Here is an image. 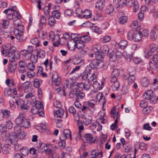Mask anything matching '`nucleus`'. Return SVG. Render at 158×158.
I'll use <instances>...</instances> for the list:
<instances>
[{"mask_svg":"<svg viewBox=\"0 0 158 158\" xmlns=\"http://www.w3.org/2000/svg\"><path fill=\"white\" fill-rule=\"evenodd\" d=\"M34 106L39 111L40 110H42L43 109V105L39 101L35 102V104Z\"/></svg>","mask_w":158,"mask_h":158,"instance_id":"a18cd8bd","label":"nucleus"},{"mask_svg":"<svg viewBox=\"0 0 158 158\" xmlns=\"http://www.w3.org/2000/svg\"><path fill=\"white\" fill-rule=\"evenodd\" d=\"M135 75H129L127 78L128 84L129 85L131 84L135 79Z\"/></svg>","mask_w":158,"mask_h":158,"instance_id":"58836bf2","label":"nucleus"},{"mask_svg":"<svg viewBox=\"0 0 158 158\" xmlns=\"http://www.w3.org/2000/svg\"><path fill=\"white\" fill-rule=\"evenodd\" d=\"M92 51L94 52L96 56V59L99 60H103V54H104L101 51H99L96 47H94L92 50Z\"/></svg>","mask_w":158,"mask_h":158,"instance_id":"9d476101","label":"nucleus"},{"mask_svg":"<svg viewBox=\"0 0 158 158\" xmlns=\"http://www.w3.org/2000/svg\"><path fill=\"white\" fill-rule=\"evenodd\" d=\"M38 56L37 54L36 56H35V55L31 54H30V55H29V56H28L27 59H31L32 63H36L37 61Z\"/></svg>","mask_w":158,"mask_h":158,"instance_id":"c85d7f7f","label":"nucleus"},{"mask_svg":"<svg viewBox=\"0 0 158 158\" xmlns=\"http://www.w3.org/2000/svg\"><path fill=\"white\" fill-rule=\"evenodd\" d=\"M12 91H13V93L14 95L17 94V92L15 88H14L12 89L10 86H9L5 88L4 91L5 96L7 97L9 96L11 94Z\"/></svg>","mask_w":158,"mask_h":158,"instance_id":"f8f14e48","label":"nucleus"},{"mask_svg":"<svg viewBox=\"0 0 158 158\" xmlns=\"http://www.w3.org/2000/svg\"><path fill=\"white\" fill-rule=\"evenodd\" d=\"M149 80L146 77H144L142 79L141 84L143 87L147 86L149 85Z\"/></svg>","mask_w":158,"mask_h":158,"instance_id":"a19ab883","label":"nucleus"},{"mask_svg":"<svg viewBox=\"0 0 158 158\" xmlns=\"http://www.w3.org/2000/svg\"><path fill=\"white\" fill-rule=\"evenodd\" d=\"M9 137H8L7 139L9 140L10 143L11 144H15L17 143V135L15 134L10 135H9Z\"/></svg>","mask_w":158,"mask_h":158,"instance_id":"2eb2a0df","label":"nucleus"},{"mask_svg":"<svg viewBox=\"0 0 158 158\" xmlns=\"http://www.w3.org/2000/svg\"><path fill=\"white\" fill-rule=\"evenodd\" d=\"M54 115L57 117L61 118L64 114L63 109H60L54 111Z\"/></svg>","mask_w":158,"mask_h":158,"instance_id":"a878e982","label":"nucleus"},{"mask_svg":"<svg viewBox=\"0 0 158 158\" xmlns=\"http://www.w3.org/2000/svg\"><path fill=\"white\" fill-rule=\"evenodd\" d=\"M131 28L133 30H135L138 31L139 28L138 23L137 21H135L133 22L131 25Z\"/></svg>","mask_w":158,"mask_h":158,"instance_id":"79ce46f5","label":"nucleus"},{"mask_svg":"<svg viewBox=\"0 0 158 158\" xmlns=\"http://www.w3.org/2000/svg\"><path fill=\"white\" fill-rule=\"evenodd\" d=\"M90 74L89 77V81L90 82L93 81L94 80H96L97 77V75L94 73L92 74L91 73H89Z\"/></svg>","mask_w":158,"mask_h":158,"instance_id":"e2e57ef3","label":"nucleus"},{"mask_svg":"<svg viewBox=\"0 0 158 158\" xmlns=\"http://www.w3.org/2000/svg\"><path fill=\"white\" fill-rule=\"evenodd\" d=\"M104 65L103 60H99L97 59L93 60L89 64L90 67L93 69H98L102 67Z\"/></svg>","mask_w":158,"mask_h":158,"instance_id":"20e7f679","label":"nucleus"},{"mask_svg":"<svg viewBox=\"0 0 158 158\" xmlns=\"http://www.w3.org/2000/svg\"><path fill=\"white\" fill-rule=\"evenodd\" d=\"M26 117V114L20 113L15 119V123L17 124L20 125Z\"/></svg>","mask_w":158,"mask_h":158,"instance_id":"ddd939ff","label":"nucleus"},{"mask_svg":"<svg viewBox=\"0 0 158 158\" xmlns=\"http://www.w3.org/2000/svg\"><path fill=\"white\" fill-rule=\"evenodd\" d=\"M91 13V11L90 10L87 9L84 11L83 13V15H79L77 16L78 17L80 18L88 19L90 18Z\"/></svg>","mask_w":158,"mask_h":158,"instance_id":"f3484780","label":"nucleus"},{"mask_svg":"<svg viewBox=\"0 0 158 158\" xmlns=\"http://www.w3.org/2000/svg\"><path fill=\"white\" fill-rule=\"evenodd\" d=\"M90 74L86 72L82 73L80 76L81 79L85 81H89V77Z\"/></svg>","mask_w":158,"mask_h":158,"instance_id":"37998d69","label":"nucleus"},{"mask_svg":"<svg viewBox=\"0 0 158 158\" xmlns=\"http://www.w3.org/2000/svg\"><path fill=\"white\" fill-rule=\"evenodd\" d=\"M152 109V107L151 106H147L144 108L142 110V113L144 114H149L151 111Z\"/></svg>","mask_w":158,"mask_h":158,"instance_id":"ea45409f","label":"nucleus"},{"mask_svg":"<svg viewBox=\"0 0 158 158\" xmlns=\"http://www.w3.org/2000/svg\"><path fill=\"white\" fill-rule=\"evenodd\" d=\"M158 29L157 26H155L153 27L152 31L150 33L151 39L152 40H155L157 37V34L156 32V30Z\"/></svg>","mask_w":158,"mask_h":158,"instance_id":"4468645a","label":"nucleus"},{"mask_svg":"<svg viewBox=\"0 0 158 158\" xmlns=\"http://www.w3.org/2000/svg\"><path fill=\"white\" fill-rule=\"evenodd\" d=\"M126 0H118L116 4H118L119 7H123L126 6Z\"/></svg>","mask_w":158,"mask_h":158,"instance_id":"5fc2aeb1","label":"nucleus"},{"mask_svg":"<svg viewBox=\"0 0 158 158\" xmlns=\"http://www.w3.org/2000/svg\"><path fill=\"white\" fill-rule=\"evenodd\" d=\"M46 19L44 16H41L40 19V23L39 26L41 28H42L43 26H45L46 24Z\"/></svg>","mask_w":158,"mask_h":158,"instance_id":"473e14b6","label":"nucleus"},{"mask_svg":"<svg viewBox=\"0 0 158 158\" xmlns=\"http://www.w3.org/2000/svg\"><path fill=\"white\" fill-rule=\"evenodd\" d=\"M18 28H16L14 32V33L16 39L20 42H22L24 41L25 38L24 37L23 33L24 31V27L23 25L20 24L19 26L17 27Z\"/></svg>","mask_w":158,"mask_h":158,"instance_id":"f03ea898","label":"nucleus"},{"mask_svg":"<svg viewBox=\"0 0 158 158\" xmlns=\"http://www.w3.org/2000/svg\"><path fill=\"white\" fill-rule=\"evenodd\" d=\"M127 73L129 75H135L136 74L135 69L134 67H129L127 69Z\"/></svg>","mask_w":158,"mask_h":158,"instance_id":"bf43d9fd","label":"nucleus"},{"mask_svg":"<svg viewBox=\"0 0 158 158\" xmlns=\"http://www.w3.org/2000/svg\"><path fill=\"white\" fill-rule=\"evenodd\" d=\"M91 84L89 81H85L84 84V88L86 90H89L90 88Z\"/></svg>","mask_w":158,"mask_h":158,"instance_id":"4d7b16f0","label":"nucleus"},{"mask_svg":"<svg viewBox=\"0 0 158 158\" xmlns=\"http://www.w3.org/2000/svg\"><path fill=\"white\" fill-rule=\"evenodd\" d=\"M148 105V102L145 100H143L141 101L140 106L142 108H145Z\"/></svg>","mask_w":158,"mask_h":158,"instance_id":"0e129e2a","label":"nucleus"},{"mask_svg":"<svg viewBox=\"0 0 158 158\" xmlns=\"http://www.w3.org/2000/svg\"><path fill=\"white\" fill-rule=\"evenodd\" d=\"M142 39V32L139 31L138 33L134 34V37L133 41L138 42L141 40Z\"/></svg>","mask_w":158,"mask_h":158,"instance_id":"4be33fe9","label":"nucleus"},{"mask_svg":"<svg viewBox=\"0 0 158 158\" xmlns=\"http://www.w3.org/2000/svg\"><path fill=\"white\" fill-rule=\"evenodd\" d=\"M111 81L114 83L112 85V89L114 91L117 90L120 85L119 81H118L117 79L115 78L112 79Z\"/></svg>","mask_w":158,"mask_h":158,"instance_id":"a211bd4d","label":"nucleus"},{"mask_svg":"<svg viewBox=\"0 0 158 158\" xmlns=\"http://www.w3.org/2000/svg\"><path fill=\"white\" fill-rule=\"evenodd\" d=\"M77 126L79 129L78 135H79L80 138H81L83 136L82 134L81 133V131L83 130L84 129V126L83 125L82 121L78 122V123H77Z\"/></svg>","mask_w":158,"mask_h":158,"instance_id":"393cba45","label":"nucleus"},{"mask_svg":"<svg viewBox=\"0 0 158 158\" xmlns=\"http://www.w3.org/2000/svg\"><path fill=\"white\" fill-rule=\"evenodd\" d=\"M9 22L6 19L3 20L2 22V25L4 28H6L9 25Z\"/></svg>","mask_w":158,"mask_h":158,"instance_id":"052dcab7","label":"nucleus"},{"mask_svg":"<svg viewBox=\"0 0 158 158\" xmlns=\"http://www.w3.org/2000/svg\"><path fill=\"white\" fill-rule=\"evenodd\" d=\"M73 85L75 87V88L76 89H79L80 88L82 89V87L84 88V84L82 83H77L76 82L73 84Z\"/></svg>","mask_w":158,"mask_h":158,"instance_id":"13d9d810","label":"nucleus"},{"mask_svg":"<svg viewBox=\"0 0 158 158\" xmlns=\"http://www.w3.org/2000/svg\"><path fill=\"white\" fill-rule=\"evenodd\" d=\"M23 122L22 123L20 124L22 127L27 128L30 127L31 123L29 120L25 118Z\"/></svg>","mask_w":158,"mask_h":158,"instance_id":"5701e85b","label":"nucleus"},{"mask_svg":"<svg viewBox=\"0 0 158 158\" xmlns=\"http://www.w3.org/2000/svg\"><path fill=\"white\" fill-rule=\"evenodd\" d=\"M42 80L36 78L34 80L33 84L35 87L38 88L42 84Z\"/></svg>","mask_w":158,"mask_h":158,"instance_id":"2f4dec72","label":"nucleus"},{"mask_svg":"<svg viewBox=\"0 0 158 158\" xmlns=\"http://www.w3.org/2000/svg\"><path fill=\"white\" fill-rule=\"evenodd\" d=\"M82 62V59L78 56L76 55L73 58L72 63L74 65L78 64Z\"/></svg>","mask_w":158,"mask_h":158,"instance_id":"cd10ccee","label":"nucleus"},{"mask_svg":"<svg viewBox=\"0 0 158 158\" xmlns=\"http://www.w3.org/2000/svg\"><path fill=\"white\" fill-rule=\"evenodd\" d=\"M37 54L40 58H43L45 56V52L43 50H40L37 52Z\"/></svg>","mask_w":158,"mask_h":158,"instance_id":"8fccbe9b","label":"nucleus"},{"mask_svg":"<svg viewBox=\"0 0 158 158\" xmlns=\"http://www.w3.org/2000/svg\"><path fill=\"white\" fill-rule=\"evenodd\" d=\"M75 44L74 45L72 44H67V46L70 50L73 51L74 50L75 48L76 47L78 49H82L85 47V43L79 37L76 40V39L74 38L73 40Z\"/></svg>","mask_w":158,"mask_h":158,"instance_id":"f257e3e1","label":"nucleus"},{"mask_svg":"<svg viewBox=\"0 0 158 158\" xmlns=\"http://www.w3.org/2000/svg\"><path fill=\"white\" fill-rule=\"evenodd\" d=\"M52 14L53 17H55L58 19H59L60 17V12L57 10H54L53 11Z\"/></svg>","mask_w":158,"mask_h":158,"instance_id":"603ef678","label":"nucleus"},{"mask_svg":"<svg viewBox=\"0 0 158 158\" xmlns=\"http://www.w3.org/2000/svg\"><path fill=\"white\" fill-rule=\"evenodd\" d=\"M134 37V34L131 31H129L128 32L127 35V39L129 40H133Z\"/></svg>","mask_w":158,"mask_h":158,"instance_id":"338daca9","label":"nucleus"},{"mask_svg":"<svg viewBox=\"0 0 158 158\" xmlns=\"http://www.w3.org/2000/svg\"><path fill=\"white\" fill-rule=\"evenodd\" d=\"M30 85V83L28 81H26L22 84V89L24 90L25 92L27 93L28 91Z\"/></svg>","mask_w":158,"mask_h":158,"instance_id":"bb28decb","label":"nucleus"},{"mask_svg":"<svg viewBox=\"0 0 158 158\" xmlns=\"http://www.w3.org/2000/svg\"><path fill=\"white\" fill-rule=\"evenodd\" d=\"M123 55L126 59L128 62L131 61L133 56V52L130 51H124L123 53Z\"/></svg>","mask_w":158,"mask_h":158,"instance_id":"dca6fc26","label":"nucleus"},{"mask_svg":"<svg viewBox=\"0 0 158 158\" xmlns=\"http://www.w3.org/2000/svg\"><path fill=\"white\" fill-rule=\"evenodd\" d=\"M152 60L153 63H152V61L149 62V66L150 67L152 68V69H154L155 67L156 68V70L157 71V63H158V55L157 54H156L154 55L152 58Z\"/></svg>","mask_w":158,"mask_h":158,"instance_id":"9b49d317","label":"nucleus"},{"mask_svg":"<svg viewBox=\"0 0 158 158\" xmlns=\"http://www.w3.org/2000/svg\"><path fill=\"white\" fill-rule=\"evenodd\" d=\"M109 49L106 45H104L102 48L101 52L105 55H108L109 52Z\"/></svg>","mask_w":158,"mask_h":158,"instance_id":"3c124183","label":"nucleus"},{"mask_svg":"<svg viewBox=\"0 0 158 158\" xmlns=\"http://www.w3.org/2000/svg\"><path fill=\"white\" fill-rule=\"evenodd\" d=\"M128 45V42L125 40H123L118 43V45L121 49L125 48Z\"/></svg>","mask_w":158,"mask_h":158,"instance_id":"b1692460","label":"nucleus"},{"mask_svg":"<svg viewBox=\"0 0 158 158\" xmlns=\"http://www.w3.org/2000/svg\"><path fill=\"white\" fill-rule=\"evenodd\" d=\"M30 41L33 44L36 45V47H38L39 46V39L37 38H34L32 39Z\"/></svg>","mask_w":158,"mask_h":158,"instance_id":"864d4df0","label":"nucleus"},{"mask_svg":"<svg viewBox=\"0 0 158 158\" xmlns=\"http://www.w3.org/2000/svg\"><path fill=\"white\" fill-rule=\"evenodd\" d=\"M60 78L58 76V73L56 71L52 73V81L54 85L58 86L60 83Z\"/></svg>","mask_w":158,"mask_h":158,"instance_id":"1a4fd4ad","label":"nucleus"},{"mask_svg":"<svg viewBox=\"0 0 158 158\" xmlns=\"http://www.w3.org/2000/svg\"><path fill=\"white\" fill-rule=\"evenodd\" d=\"M127 19V17L125 16H122L119 18V23L122 24H123L126 23Z\"/></svg>","mask_w":158,"mask_h":158,"instance_id":"6e6d98bb","label":"nucleus"},{"mask_svg":"<svg viewBox=\"0 0 158 158\" xmlns=\"http://www.w3.org/2000/svg\"><path fill=\"white\" fill-rule=\"evenodd\" d=\"M103 97V96L102 93H100L97 95L96 98L98 100L99 102H101L102 103V107H103L104 106L106 105V100L105 97L104 98Z\"/></svg>","mask_w":158,"mask_h":158,"instance_id":"6ab92c4d","label":"nucleus"},{"mask_svg":"<svg viewBox=\"0 0 158 158\" xmlns=\"http://www.w3.org/2000/svg\"><path fill=\"white\" fill-rule=\"evenodd\" d=\"M63 133L64 135V138L67 139L70 138L71 140L72 139L71 133L69 129H65Z\"/></svg>","mask_w":158,"mask_h":158,"instance_id":"f704fd0d","label":"nucleus"},{"mask_svg":"<svg viewBox=\"0 0 158 158\" xmlns=\"http://www.w3.org/2000/svg\"><path fill=\"white\" fill-rule=\"evenodd\" d=\"M80 38L84 43H88L91 40L90 37L86 34L82 35L80 37Z\"/></svg>","mask_w":158,"mask_h":158,"instance_id":"e433bc0d","label":"nucleus"},{"mask_svg":"<svg viewBox=\"0 0 158 158\" xmlns=\"http://www.w3.org/2000/svg\"><path fill=\"white\" fill-rule=\"evenodd\" d=\"M92 120V118L91 116H89L87 117H85L83 119L82 121L84 124L86 125H88L91 123Z\"/></svg>","mask_w":158,"mask_h":158,"instance_id":"4c0bfd02","label":"nucleus"},{"mask_svg":"<svg viewBox=\"0 0 158 158\" xmlns=\"http://www.w3.org/2000/svg\"><path fill=\"white\" fill-rule=\"evenodd\" d=\"M21 154L23 155L26 156L27 155L29 152L28 148L26 147H23L21 150Z\"/></svg>","mask_w":158,"mask_h":158,"instance_id":"09e8293b","label":"nucleus"},{"mask_svg":"<svg viewBox=\"0 0 158 158\" xmlns=\"http://www.w3.org/2000/svg\"><path fill=\"white\" fill-rule=\"evenodd\" d=\"M92 30L94 32L97 34H100L102 31L101 29L97 26L92 27Z\"/></svg>","mask_w":158,"mask_h":158,"instance_id":"680f3d73","label":"nucleus"},{"mask_svg":"<svg viewBox=\"0 0 158 158\" xmlns=\"http://www.w3.org/2000/svg\"><path fill=\"white\" fill-rule=\"evenodd\" d=\"M110 59L112 62L115 61L117 58V55L115 52L112 51L109 55Z\"/></svg>","mask_w":158,"mask_h":158,"instance_id":"72a5a7b5","label":"nucleus"},{"mask_svg":"<svg viewBox=\"0 0 158 158\" xmlns=\"http://www.w3.org/2000/svg\"><path fill=\"white\" fill-rule=\"evenodd\" d=\"M10 148L6 144L5 145L1 148V152L4 154H7L9 152Z\"/></svg>","mask_w":158,"mask_h":158,"instance_id":"c03bdc74","label":"nucleus"},{"mask_svg":"<svg viewBox=\"0 0 158 158\" xmlns=\"http://www.w3.org/2000/svg\"><path fill=\"white\" fill-rule=\"evenodd\" d=\"M133 61L135 64H138L142 63L143 61L139 58L138 57H134L132 59Z\"/></svg>","mask_w":158,"mask_h":158,"instance_id":"774afa93","label":"nucleus"},{"mask_svg":"<svg viewBox=\"0 0 158 158\" xmlns=\"http://www.w3.org/2000/svg\"><path fill=\"white\" fill-rule=\"evenodd\" d=\"M61 137H60V140L59 141L58 145L59 146L62 148H64L65 146V142L64 139H61Z\"/></svg>","mask_w":158,"mask_h":158,"instance_id":"69168bd1","label":"nucleus"},{"mask_svg":"<svg viewBox=\"0 0 158 158\" xmlns=\"http://www.w3.org/2000/svg\"><path fill=\"white\" fill-rule=\"evenodd\" d=\"M10 63L9 64L8 69L6 70L7 73H14L15 70L17 68L18 62L15 60H9Z\"/></svg>","mask_w":158,"mask_h":158,"instance_id":"39448f33","label":"nucleus"},{"mask_svg":"<svg viewBox=\"0 0 158 158\" xmlns=\"http://www.w3.org/2000/svg\"><path fill=\"white\" fill-rule=\"evenodd\" d=\"M81 138L82 139H85L86 142L89 143H94L96 140L93 137L92 134H86L83 135Z\"/></svg>","mask_w":158,"mask_h":158,"instance_id":"6e6552de","label":"nucleus"},{"mask_svg":"<svg viewBox=\"0 0 158 158\" xmlns=\"http://www.w3.org/2000/svg\"><path fill=\"white\" fill-rule=\"evenodd\" d=\"M16 48L12 46L9 49L2 50V53L3 54H5V56H7L9 58V60H15V52L16 51Z\"/></svg>","mask_w":158,"mask_h":158,"instance_id":"7ed1b4c3","label":"nucleus"},{"mask_svg":"<svg viewBox=\"0 0 158 158\" xmlns=\"http://www.w3.org/2000/svg\"><path fill=\"white\" fill-rule=\"evenodd\" d=\"M21 126H19V125L17 124L14 127V133L15 135H17L20 132Z\"/></svg>","mask_w":158,"mask_h":158,"instance_id":"49530a36","label":"nucleus"},{"mask_svg":"<svg viewBox=\"0 0 158 158\" xmlns=\"http://www.w3.org/2000/svg\"><path fill=\"white\" fill-rule=\"evenodd\" d=\"M120 70L118 69H113V72L112 73V79L116 78L118 77L119 75Z\"/></svg>","mask_w":158,"mask_h":158,"instance_id":"c756f323","label":"nucleus"},{"mask_svg":"<svg viewBox=\"0 0 158 158\" xmlns=\"http://www.w3.org/2000/svg\"><path fill=\"white\" fill-rule=\"evenodd\" d=\"M105 0H98L96 3L95 7L98 9H102L104 6Z\"/></svg>","mask_w":158,"mask_h":158,"instance_id":"412c9836","label":"nucleus"},{"mask_svg":"<svg viewBox=\"0 0 158 158\" xmlns=\"http://www.w3.org/2000/svg\"><path fill=\"white\" fill-rule=\"evenodd\" d=\"M56 21L54 17L52 16H49L48 18V24L50 26H53L56 23Z\"/></svg>","mask_w":158,"mask_h":158,"instance_id":"de8ad7c7","label":"nucleus"},{"mask_svg":"<svg viewBox=\"0 0 158 158\" xmlns=\"http://www.w3.org/2000/svg\"><path fill=\"white\" fill-rule=\"evenodd\" d=\"M69 95L71 98H75L76 100H78L84 97L85 94L83 92L77 90L75 92L70 93Z\"/></svg>","mask_w":158,"mask_h":158,"instance_id":"0eeeda50","label":"nucleus"},{"mask_svg":"<svg viewBox=\"0 0 158 158\" xmlns=\"http://www.w3.org/2000/svg\"><path fill=\"white\" fill-rule=\"evenodd\" d=\"M114 10L113 6L111 5L107 6L105 10L106 13L108 15H110L113 13Z\"/></svg>","mask_w":158,"mask_h":158,"instance_id":"c9c22d12","label":"nucleus"},{"mask_svg":"<svg viewBox=\"0 0 158 158\" xmlns=\"http://www.w3.org/2000/svg\"><path fill=\"white\" fill-rule=\"evenodd\" d=\"M126 4V6L128 7L133 6V11L134 12H136L139 8L138 2H135L134 0H127Z\"/></svg>","mask_w":158,"mask_h":158,"instance_id":"423d86ee","label":"nucleus"},{"mask_svg":"<svg viewBox=\"0 0 158 158\" xmlns=\"http://www.w3.org/2000/svg\"><path fill=\"white\" fill-rule=\"evenodd\" d=\"M153 94V92L151 90L146 92L143 95V98L146 100H149Z\"/></svg>","mask_w":158,"mask_h":158,"instance_id":"aec40b11","label":"nucleus"},{"mask_svg":"<svg viewBox=\"0 0 158 158\" xmlns=\"http://www.w3.org/2000/svg\"><path fill=\"white\" fill-rule=\"evenodd\" d=\"M6 126L5 124L0 125V131L1 134H2L3 135L5 134V136H8L9 134L8 133H6Z\"/></svg>","mask_w":158,"mask_h":158,"instance_id":"7c9ffc66","label":"nucleus"}]
</instances>
